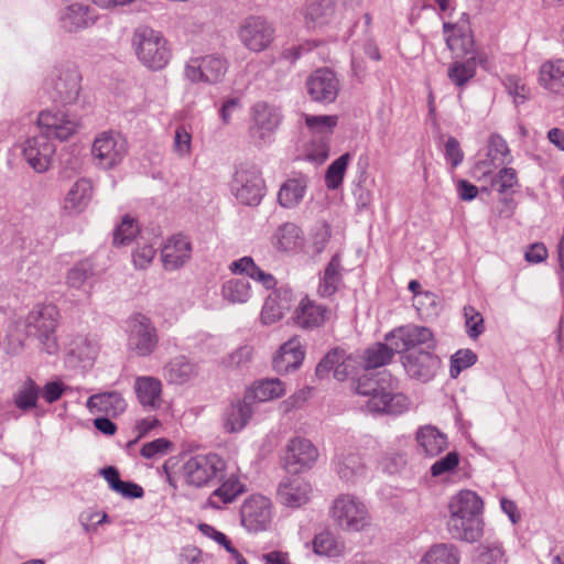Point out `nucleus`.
<instances>
[{
    "label": "nucleus",
    "instance_id": "nucleus-1",
    "mask_svg": "<svg viewBox=\"0 0 564 564\" xmlns=\"http://www.w3.org/2000/svg\"><path fill=\"white\" fill-rule=\"evenodd\" d=\"M352 389L367 398L365 405L370 412L398 415L409 408L408 398L393 391L392 379L388 373H364L354 380Z\"/></svg>",
    "mask_w": 564,
    "mask_h": 564
},
{
    "label": "nucleus",
    "instance_id": "nucleus-2",
    "mask_svg": "<svg viewBox=\"0 0 564 564\" xmlns=\"http://www.w3.org/2000/svg\"><path fill=\"white\" fill-rule=\"evenodd\" d=\"M130 45L137 61L152 72L163 70L172 58L170 43L163 33L145 24L133 29Z\"/></svg>",
    "mask_w": 564,
    "mask_h": 564
},
{
    "label": "nucleus",
    "instance_id": "nucleus-3",
    "mask_svg": "<svg viewBox=\"0 0 564 564\" xmlns=\"http://www.w3.org/2000/svg\"><path fill=\"white\" fill-rule=\"evenodd\" d=\"M328 514L334 524L346 533L365 532L372 525L368 507L359 497L351 494H340L335 497Z\"/></svg>",
    "mask_w": 564,
    "mask_h": 564
},
{
    "label": "nucleus",
    "instance_id": "nucleus-4",
    "mask_svg": "<svg viewBox=\"0 0 564 564\" xmlns=\"http://www.w3.org/2000/svg\"><path fill=\"white\" fill-rule=\"evenodd\" d=\"M59 322V311L56 305L36 304L28 314L26 332L39 341L40 347L50 355L57 352L58 341L56 329Z\"/></svg>",
    "mask_w": 564,
    "mask_h": 564
},
{
    "label": "nucleus",
    "instance_id": "nucleus-5",
    "mask_svg": "<svg viewBox=\"0 0 564 564\" xmlns=\"http://www.w3.org/2000/svg\"><path fill=\"white\" fill-rule=\"evenodd\" d=\"M283 121L280 107L267 101H258L250 108L248 127L249 142L257 148L270 145Z\"/></svg>",
    "mask_w": 564,
    "mask_h": 564
},
{
    "label": "nucleus",
    "instance_id": "nucleus-6",
    "mask_svg": "<svg viewBox=\"0 0 564 564\" xmlns=\"http://www.w3.org/2000/svg\"><path fill=\"white\" fill-rule=\"evenodd\" d=\"M46 88L53 101L73 105L82 90V75L74 64L56 65L46 80Z\"/></svg>",
    "mask_w": 564,
    "mask_h": 564
},
{
    "label": "nucleus",
    "instance_id": "nucleus-7",
    "mask_svg": "<svg viewBox=\"0 0 564 564\" xmlns=\"http://www.w3.org/2000/svg\"><path fill=\"white\" fill-rule=\"evenodd\" d=\"M226 462L217 454L195 455L183 465L187 484L195 487L210 485L225 478Z\"/></svg>",
    "mask_w": 564,
    "mask_h": 564
},
{
    "label": "nucleus",
    "instance_id": "nucleus-8",
    "mask_svg": "<svg viewBox=\"0 0 564 564\" xmlns=\"http://www.w3.org/2000/svg\"><path fill=\"white\" fill-rule=\"evenodd\" d=\"M395 352H410L417 350H433L435 339L429 327L409 324L401 326L386 335Z\"/></svg>",
    "mask_w": 564,
    "mask_h": 564
},
{
    "label": "nucleus",
    "instance_id": "nucleus-9",
    "mask_svg": "<svg viewBox=\"0 0 564 564\" xmlns=\"http://www.w3.org/2000/svg\"><path fill=\"white\" fill-rule=\"evenodd\" d=\"M127 151L126 138L112 130L99 133L91 148L96 164L104 170H110L118 165L126 156Z\"/></svg>",
    "mask_w": 564,
    "mask_h": 564
},
{
    "label": "nucleus",
    "instance_id": "nucleus-10",
    "mask_svg": "<svg viewBox=\"0 0 564 564\" xmlns=\"http://www.w3.org/2000/svg\"><path fill=\"white\" fill-rule=\"evenodd\" d=\"M264 188L261 172L254 165L238 169L231 182V192L237 200L248 206L260 204Z\"/></svg>",
    "mask_w": 564,
    "mask_h": 564
},
{
    "label": "nucleus",
    "instance_id": "nucleus-11",
    "mask_svg": "<svg viewBox=\"0 0 564 564\" xmlns=\"http://www.w3.org/2000/svg\"><path fill=\"white\" fill-rule=\"evenodd\" d=\"M159 336L154 324L143 314L129 319L128 349L138 357L150 356L158 347Z\"/></svg>",
    "mask_w": 564,
    "mask_h": 564
},
{
    "label": "nucleus",
    "instance_id": "nucleus-12",
    "mask_svg": "<svg viewBox=\"0 0 564 564\" xmlns=\"http://www.w3.org/2000/svg\"><path fill=\"white\" fill-rule=\"evenodd\" d=\"M362 368L360 355L347 354L340 347L333 348L318 362L316 367V376L325 378L333 371V376L338 381H344L348 377L357 373Z\"/></svg>",
    "mask_w": 564,
    "mask_h": 564
},
{
    "label": "nucleus",
    "instance_id": "nucleus-13",
    "mask_svg": "<svg viewBox=\"0 0 564 564\" xmlns=\"http://www.w3.org/2000/svg\"><path fill=\"white\" fill-rule=\"evenodd\" d=\"M227 68L226 59L212 54L191 58L185 65V76L192 83L217 84L224 78Z\"/></svg>",
    "mask_w": 564,
    "mask_h": 564
},
{
    "label": "nucleus",
    "instance_id": "nucleus-14",
    "mask_svg": "<svg viewBox=\"0 0 564 564\" xmlns=\"http://www.w3.org/2000/svg\"><path fill=\"white\" fill-rule=\"evenodd\" d=\"M274 28L262 17H249L241 23L238 36L242 45L252 52L267 50L274 39Z\"/></svg>",
    "mask_w": 564,
    "mask_h": 564
},
{
    "label": "nucleus",
    "instance_id": "nucleus-15",
    "mask_svg": "<svg viewBox=\"0 0 564 564\" xmlns=\"http://www.w3.org/2000/svg\"><path fill=\"white\" fill-rule=\"evenodd\" d=\"M37 126L40 133L64 141L77 132L79 120L62 110H43L39 113Z\"/></svg>",
    "mask_w": 564,
    "mask_h": 564
},
{
    "label": "nucleus",
    "instance_id": "nucleus-16",
    "mask_svg": "<svg viewBox=\"0 0 564 564\" xmlns=\"http://www.w3.org/2000/svg\"><path fill=\"white\" fill-rule=\"evenodd\" d=\"M271 501L262 495H252L240 508V521L249 532H259L268 528L272 519Z\"/></svg>",
    "mask_w": 564,
    "mask_h": 564
},
{
    "label": "nucleus",
    "instance_id": "nucleus-17",
    "mask_svg": "<svg viewBox=\"0 0 564 564\" xmlns=\"http://www.w3.org/2000/svg\"><path fill=\"white\" fill-rule=\"evenodd\" d=\"M55 151V144L43 133L28 138L22 147L24 160L37 173L50 169Z\"/></svg>",
    "mask_w": 564,
    "mask_h": 564
},
{
    "label": "nucleus",
    "instance_id": "nucleus-18",
    "mask_svg": "<svg viewBox=\"0 0 564 564\" xmlns=\"http://www.w3.org/2000/svg\"><path fill=\"white\" fill-rule=\"evenodd\" d=\"M317 458L318 451L310 440L294 437L288 443L284 462L289 473L299 474L310 469Z\"/></svg>",
    "mask_w": 564,
    "mask_h": 564
},
{
    "label": "nucleus",
    "instance_id": "nucleus-19",
    "mask_svg": "<svg viewBox=\"0 0 564 564\" xmlns=\"http://www.w3.org/2000/svg\"><path fill=\"white\" fill-rule=\"evenodd\" d=\"M311 99L321 104H332L339 93V80L329 68L316 69L306 80Z\"/></svg>",
    "mask_w": 564,
    "mask_h": 564
},
{
    "label": "nucleus",
    "instance_id": "nucleus-20",
    "mask_svg": "<svg viewBox=\"0 0 564 564\" xmlns=\"http://www.w3.org/2000/svg\"><path fill=\"white\" fill-rule=\"evenodd\" d=\"M406 373L421 381L431 380L440 368V359L431 350L410 351L403 356Z\"/></svg>",
    "mask_w": 564,
    "mask_h": 564
},
{
    "label": "nucleus",
    "instance_id": "nucleus-21",
    "mask_svg": "<svg viewBox=\"0 0 564 564\" xmlns=\"http://www.w3.org/2000/svg\"><path fill=\"white\" fill-rule=\"evenodd\" d=\"M192 257V243L188 237L175 235L166 240L161 250L163 268L175 271L185 265Z\"/></svg>",
    "mask_w": 564,
    "mask_h": 564
},
{
    "label": "nucleus",
    "instance_id": "nucleus-22",
    "mask_svg": "<svg viewBox=\"0 0 564 564\" xmlns=\"http://www.w3.org/2000/svg\"><path fill=\"white\" fill-rule=\"evenodd\" d=\"M333 468L339 479L347 484L358 482L367 471L362 457L356 452L346 449L336 453Z\"/></svg>",
    "mask_w": 564,
    "mask_h": 564
},
{
    "label": "nucleus",
    "instance_id": "nucleus-23",
    "mask_svg": "<svg viewBox=\"0 0 564 564\" xmlns=\"http://www.w3.org/2000/svg\"><path fill=\"white\" fill-rule=\"evenodd\" d=\"M96 19L95 10L82 2L66 6L59 14L61 28L69 33L79 32L94 25Z\"/></svg>",
    "mask_w": 564,
    "mask_h": 564
},
{
    "label": "nucleus",
    "instance_id": "nucleus-24",
    "mask_svg": "<svg viewBox=\"0 0 564 564\" xmlns=\"http://www.w3.org/2000/svg\"><path fill=\"white\" fill-rule=\"evenodd\" d=\"M329 310L307 296L303 297L293 314L294 324L305 330L319 328L329 317Z\"/></svg>",
    "mask_w": 564,
    "mask_h": 564
},
{
    "label": "nucleus",
    "instance_id": "nucleus-25",
    "mask_svg": "<svg viewBox=\"0 0 564 564\" xmlns=\"http://www.w3.org/2000/svg\"><path fill=\"white\" fill-rule=\"evenodd\" d=\"M443 33L447 48L452 52L453 58H467L476 55L474 51V37L464 28L451 22L443 23Z\"/></svg>",
    "mask_w": 564,
    "mask_h": 564
},
{
    "label": "nucleus",
    "instance_id": "nucleus-26",
    "mask_svg": "<svg viewBox=\"0 0 564 564\" xmlns=\"http://www.w3.org/2000/svg\"><path fill=\"white\" fill-rule=\"evenodd\" d=\"M305 357V351L297 337H293L284 343L272 360L273 369L285 375L297 370Z\"/></svg>",
    "mask_w": 564,
    "mask_h": 564
},
{
    "label": "nucleus",
    "instance_id": "nucleus-27",
    "mask_svg": "<svg viewBox=\"0 0 564 564\" xmlns=\"http://www.w3.org/2000/svg\"><path fill=\"white\" fill-rule=\"evenodd\" d=\"M162 376L169 384L182 386L198 376V367L186 356L178 355L163 366Z\"/></svg>",
    "mask_w": 564,
    "mask_h": 564
},
{
    "label": "nucleus",
    "instance_id": "nucleus-28",
    "mask_svg": "<svg viewBox=\"0 0 564 564\" xmlns=\"http://www.w3.org/2000/svg\"><path fill=\"white\" fill-rule=\"evenodd\" d=\"M90 413L117 417L127 410V401L118 391H105L90 395L86 401Z\"/></svg>",
    "mask_w": 564,
    "mask_h": 564
},
{
    "label": "nucleus",
    "instance_id": "nucleus-29",
    "mask_svg": "<svg viewBox=\"0 0 564 564\" xmlns=\"http://www.w3.org/2000/svg\"><path fill=\"white\" fill-rule=\"evenodd\" d=\"M310 177L303 173H293L285 182L282 183L278 193V202L284 208L297 207L307 191Z\"/></svg>",
    "mask_w": 564,
    "mask_h": 564
},
{
    "label": "nucleus",
    "instance_id": "nucleus-30",
    "mask_svg": "<svg viewBox=\"0 0 564 564\" xmlns=\"http://www.w3.org/2000/svg\"><path fill=\"white\" fill-rule=\"evenodd\" d=\"M162 382L152 376H141L135 378L133 390L140 404L155 411L162 405Z\"/></svg>",
    "mask_w": 564,
    "mask_h": 564
},
{
    "label": "nucleus",
    "instance_id": "nucleus-31",
    "mask_svg": "<svg viewBox=\"0 0 564 564\" xmlns=\"http://www.w3.org/2000/svg\"><path fill=\"white\" fill-rule=\"evenodd\" d=\"M311 486L303 479L295 477L284 479L278 488V500L290 508H299L310 499Z\"/></svg>",
    "mask_w": 564,
    "mask_h": 564
},
{
    "label": "nucleus",
    "instance_id": "nucleus-32",
    "mask_svg": "<svg viewBox=\"0 0 564 564\" xmlns=\"http://www.w3.org/2000/svg\"><path fill=\"white\" fill-rule=\"evenodd\" d=\"M481 517L448 518L447 530L453 539L468 543L478 541L482 535Z\"/></svg>",
    "mask_w": 564,
    "mask_h": 564
},
{
    "label": "nucleus",
    "instance_id": "nucleus-33",
    "mask_svg": "<svg viewBox=\"0 0 564 564\" xmlns=\"http://www.w3.org/2000/svg\"><path fill=\"white\" fill-rule=\"evenodd\" d=\"M482 501L471 490H462L448 502V518L481 517Z\"/></svg>",
    "mask_w": 564,
    "mask_h": 564
},
{
    "label": "nucleus",
    "instance_id": "nucleus-34",
    "mask_svg": "<svg viewBox=\"0 0 564 564\" xmlns=\"http://www.w3.org/2000/svg\"><path fill=\"white\" fill-rule=\"evenodd\" d=\"M343 271L341 258L336 253L319 276L317 293L321 297H330L338 291L343 283Z\"/></svg>",
    "mask_w": 564,
    "mask_h": 564
},
{
    "label": "nucleus",
    "instance_id": "nucleus-35",
    "mask_svg": "<svg viewBox=\"0 0 564 564\" xmlns=\"http://www.w3.org/2000/svg\"><path fill=\"white\" fill-rule=\"evenodd\" d=\"M93 195V184L87 178L76 181L64 199V209L70 215L82 213L89 204Z\"/></svg>",
    "mask_w": 564,
    "mask_h": 564
},
{
    "label": "nucleus",
    "instance_id": "nucleus-36",
    "mask_svg": "<svg viewBox=\"0 0 564 564\" xmlns=\"http://www.w3.org/2000/svg\"><path fill=\"white\" fill-rule=\"evenodd\" d=\"M250 395L243 400L232 402L224 413V427L229 433L241 431L249 422L253 411L248 402Z\"/></svg>",
    "mask_w": 564,
    "mask_h": 564
},
{
    "label": "nucleus",
    "instance_id": "nucleus-37",
    "mask_svg": "<svg viewBox=\"0 0 564 564\" xmlns=\"http://www.w3.org/2000/svg\"><path fill=\"white\" fill-rule=\"evenodd\" d=\"M539 82L545 89L564 96V59L544 62L540 67Z\"/></svg>",
    "mask_w": 564,
    "mask_h": 564
},
{
    "label": "nucleus",
    "instance_id": "nucleus-38",
    "mask_svg": "<svg viewBox=\"0 0 564 564\" xmlns=\"http://www.w3.org/2000/svg\"><path fill=\"white\" fill-rule=\"evenodd\" d=\"M416 442L422 452L430 457L440 455L447 447L446 435L432 425H425L417 430Z\"/></svg>",
    "mask_w": 564,
    "mask_h": 564
},
{
    "label": "nucleus",
    "instance_id": "nucleus-39",
    "mask_svg": "<svg viewBox=\"0 0 564 564\" xmlns=\"http://www.w3.org/2000/svg\"><path fill=\"white\" fill-rule=\"evenodd\" d=\"M246 490L245 484L239 478L231 475L223 484L214 490L208 498V503L215 509H220L223 506L231 503Z\"/></svg>",
    "mask_w": 564,
    "mask_h": 564
},
{
    "label": "nucleus",
    "instance_id": "nucleus-40",
    "mask_svg": "<svg viewBox=\"0 0 564 564\" xmlns=\"http://www.w3.org/2000/svg\"><path fill=\"white\" fill-rule=\"evenodd\" d=\"M394 352L393 346L389 347L383 343L373 344L360 355L362 369L368 371L388 365L392 360Z\"/></svg>",
    "mask_w": 564,
    "mask_h": 564
},
{
    "label": "nucleus",
    "instance_id": "nucleus-41",
    "mask_svg": "<svg viewBox=\"0 0 564 564\" xmlns=\"http://www.w3.org/2000/svg\"><path fill=\"white\" fill-rule=\"evenodd\" d=\"M476 67L477 56L471 55L464 61L453 62L447 69V76L455 86L463 87L476 75Z\"/></svg>",
    "mask_w": 564,
    "mask_h": 564
},
{
    "label": "nucleus",
    "instance_id": "nucleus-42",
    "mask_svg": "<svg viewBox=\"0 0 564 564\" xmlns=\"http://www.w3.org/2000/svg\"><path fill=\"white\" fill-rule=\"evenodd\" d=\"M459 553L452 544H435L421 558L419 564H458Z\"/></svg>",
    "mask_w": 564,
    "mask_h": 564
},
{
    "label": "nucleus",
    "instance_id": "nucleus-43",
    "mask_svg": "<svg viewBox=\"0 0 564 564\" xmlns=\"http://www.w3.org/2000/svg\"><path fill=\"white\" fill-rule=\"evenodd\" d=\"M40 391L41 388L35 383V381L28 377L14 393L13 400L15 406L23 412H28L36 408Z\"/></svg>",
    "mask_w": 564,
    "mask_h": 564
},
{
    "label": "nucleus",
    "instance_id": "nucleus-44",
    "mask_svg": "<svg viewBox=\"0 0 564 564\" xmlns=\"http://www.w3.org/2000/svg\"><path fill=\"white\" fill-rule=\"evenodd\" d=\"M223 297L231 304H243L251 295V285L245 279H231L223 284Z\"/></svg>",
    "mask_w": 564,
    "mask_h": 564
},
{
    "label": "nucleus",
    "instance_id": "nucleus-45",
    "mask_svg": "<svg viewBox=\"0 0 564 564\" xmlns=\"http://www.w3.org/2000/svg\"><path fill=\"white\" fill-rule=\"evenodd\" d=\"M301 241V229L292 223L283 224L274 234V245L281 251L294 250Z\"/></svg>",
    "mask_w": 564,
    "mask_h": 564
},
{
    "label": "nucleus",
    "instance_id": "nucleus-46",
    "mask_svg": "<svg viewBox=\"0 0 564 564\" xmlns=\"http://www.w3.org/2000/svg\"><path fill=\"white\" fill-rule=\"evenodd\" d=\"M344 543L339 542L329 531H323L313 540V551L318 555L328 557L339 556L344 552Z\"/></svg>",
    "mask_w": 564,
    "mask_h": 564
},
{
    "label": "nucleus",
    "instance_id": "nucleus-47",
    "mask_svg": "<svg viewBox=\"0 0 564 564\" xmlns=\"http://www.w3.org/2000/svg\"><path fill=\"white\" fill-rule=\"evenodd\" d=\"M284 383L276 378L260 380L252 389L251 397L259 402H265L284 394Z\"/></svg>",
    "mask_w": 564,
    "mask_h": 564
},
{
    "label": "nucleus",
    "instance_id": "nucleus-48",
    "mask_svg": "<svg viewBox=\"0 0 564 564\" xmlns=\"http://www.w3.org/2000/svg\"><path fill=\"white\" fill-rule=\"evenodd\" d=\"M69 354L79 361L90 365L98 354L97 345L85 336H77L69 345Z\"/></svg>",
    "mask_w": 564,
    "mask_h": 564
},
{
    "label": "nucleus",
    "instance_id": "nucleus-49",
    "mask_svg": "<svg viewBox=\"0 0 564 564\" xmlns=\"http://www.w3.org/2000/svg\"><path fill=\"white\" fill-rule=\"evenodd\" d=\"M305 123L313 134L328 139L337 126L338 117L328 115H305Z\"/></svg>",
    "mask_w": 564,
    "mask_h": 564
},
{
    "label": "nucleus",
    "instance_id": "nucleus-50",
    "mask_svg": "<svg viewBox=\"0 0 564 564\" xmlns=\"http://www.w3.org/2000/svg\"><path fill=\"white\" fill-rule=\"evenodd\" d=\"M350 161V154L344 153L329 164L325 173V184L328 189H337L343 181Z\"/></svg>",
    "mask_w": 564,
    "mask_h": 564
},
{
    "label": "nucleus",
    "instance_id": "nucleus-51",
    "mask_svg": "<svg viewBox=\"0 0 564 564\" xmlns=\"http://www.w3.org/2000/svg\"><path fill=\"white\" fill-rule=\"evenodd\" d=\"M334 14L332 0H313L306 9V19L316 25L326 24Z\"/></svg>",
    "mask_w": 564,
    "mask_h": 564
},
{
    "label": "nucleus",
    "instance_id": "nucleus-52",
    "mask_svg": "<svg viewBox=\"0 0 564 564\" xmlns=\"http://www.w3.org/2000/svg\"><path fill=\"white\" fill-rule=\"evenodd\" d=\"M93 264L89 261H79L67 273V284L80 289L93 276Z\"/></svg>",
    "mask_w": 564,
    "mask_h": 564
},
{
    "label": "nucleus",
    "instance_id": "nucleus-53",
    "mask_svg": "<svg viewBox=\"0 0 564 564\" xmlns=\"http://www.w3.org/2000/svg\"><path fill=\"white\" fill-rule=\"evenodd\" d=\"M477 361V355L470 349H460L455 352L451 358L449 375L452 378H457L459 373Z\"/></svg>",
    "mask_w": 564,
    "mask_h": 564
},
{
    "label": "nucleus",
    "instance_id": "nucleus-54",
    "mask_svg": "<svg viewBox=\"0 0 564 564\" xmlns=\"http://www.w3.org/2000/svg\"><path fill=\"white\" fill-rule=\"evenodd\" d=\"M138 232V227L134 219L124 216L120 225L117 226L113 232V245L126 246L130 243Z\"/></svg>",
    "mask_w": 564,
    "mask_h": 564
},
{
    "label": "nucleus",
    "instance_id": "nucleus-55",
    "mask_svg": "<svg viewBox=\"0 0 564 564\" xmlns=\"http://www.w3.org/2000/svg\"><path fill=\"white\" fill-rule=\"evenodd\" d=\"M173 152L184 159L192 153V134L184 126H178L174 132Z\"/></svg>",
    "mask_w": 564,
    "mask_h": 564
},
{
    "label": "nucleus",
    "instance_id": "nucleus-56",
    "mask_svg": "<svg viewBox=\"0 0 564 564\" xmlns=\"http://www.w3.org/2000/svg\"><path fill=\"white\" fill-rule=\"evenodd\" d=\"M464 315L466 319V332L470 338L476 339L485 330L482 315L473 306H465Z\"/></svg>",
    "mask_w": 564,
    "mask_h": 564
},
{
    "label": "nucleus",
    "instance_id": "nucleus-57",
    "mask_svg": "<svg viewBox=\"0 0 564 564\" xmlns=\"http://www.w3.org/2000/svg\"><path fill=\"white\" fill-rule=\"evenodd\" d=\"M503 84L516 105L523 104L529 98L530 88L527 87L522 79L516 76H508Z\"/></svg>",
    "mask_w": 564,
    "mask_h": 564
},
{
    "label": "nucleus",
    "instance_id": "nucleus-58",
    "mask_svg": "<svg viewBox=\"0 0 564 564\" xmlns=\"http://www.w3.org/2000/svg\"><path fill=\"white\" fill-rule=\"evenodd\" d=\"M458 464L459 455L456 452H449L431 466V474L433 477H440L449 471H453L458 466Z\"/></svg>",
    "mask_w": 564,
    "mask_h": 564
},
{
    "label": "nucleus",
    "instance_id": "nucleus-59",
    "mask_svg": "<svg viewBox=\"0 0 564 564\" xmlns=\"http://www.w3.org/2000/svg\"><path fill=\"white\" fill-rule=\"evenodd\" d=\"M172 446V442H170L167 438L161 437L145 443L142 446L140 454L147 459H152L158 456L165 455Z\"/></svg>",
    "mask_w": 564,
    "mask_h": 564
},
{
    "label": "nucleus",
    "instance_id": "nucleus-60",
    "mask_svg": "<svg viewBox=\"0 0 564 564\" xmlns=\"http://www.w3.org/2000/svg\"><path fill=\"white\" fill-rule=\"evenodd\" d=\"M518 183L516 170L511 167H503L492 180V186L499 193H506L513 188Z\"/></svg>",
    "mask_w": 564,
    "mask_h": 564
},
{
    "label": "nucleus",
    "instance_id": "nucleus-61",
    "mask_svg": "<svg viewBox=\"0 0 564 564\" xmlns=\"http://www.w3.org/2000/svg\"><path fill=\"white\" fill-rule=\"evenodd\" d=\"M283 308L275 302L274 297H267L261 311V322L264 325H271L284 316Z\"/></svg>",
    "mask_w": 564,
    "mask_h": 564
},
{
    "label": "nucleus",
    "instance_id": "nucleus-62",
    "mask_svg": "<svg viewBox=\"0 0 564 564\" xmlns=\"http://www.w3.org/2000/svg\"><path fill=\"white\" fill-rule=\"evenodd\" d=\"M329 155L328 139L321 138L314 140L307 149V159L312 162L323 163Z\"/></svg>",
    "mask_w": 564,
    "mask_h": 564
},
{
    "label": "nucleus",
    "instance_id": "nucleus-63",
    "mask_svg": "<svg viewBox=\"0 0 564 564\" xmlns=\"http://www.w3.org/2000/svg\"><path fill=\"white\" fill-rule=\"evenodd\" d=\"M445 159L451 164L452 169L457 167L464 159V153L460 149L459 142L456 138L449 137L444 147Z\"/></svg>",
    "mask_w": 564,
    "mask_h": 564
},
{
    "label": "nucleus",
    "instance_id": "nucleus-64",
    "mask_svg": "<svg viewBox=\"0 0 564 564\" xmlns=\"http://www.w3.org/2000/svg\"><path fill=\"white\" fill-rule=\"evenodd\" d=\"M509 154L506 140L499 134H491L488 141V156L492 161L503 159Z\"/></svg>",
    "mask_w": 564,
    "mask_h": 564
}]
</instances>
